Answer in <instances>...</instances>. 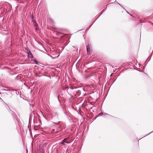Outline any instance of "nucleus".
I'll use <instances>...</instances> for the list:
<instances>
[{
    "mask_svg": "<svg viewBox=\"0 0 153 153\" xmlns=\"http://www.w3.org/2000/svg\"><path fill=\"white\" fill-rule=\"evenodd\" d=\"M27 53L28 54V58H32L33 57V56L30 51H29V52Z\"/></svg>",
    "mask_w": 153,
    "mask_h": 153,
    "instance_id": "1",
    "label": "nucleus"
},
{
    "mask_svg": "<svg viewBox=\"0 0 153 153\" xmlns=\"http://www.w3.org/2000/svg\"><path fill=\"white\" fill-rule=\"evenodd\" d=\"M80 90H79L77 91V92H76L77 93L79 94V95H80L81 93V91H85V90L84 88H80Z\"/></svg>",
    "mask_w": 153,
    "mask_h": 153,
    "instance_id": "2",
    "label": "nucleus"
},
{
    "mask_svg": "<svg viewBox=\"0 0 153 153\" xmlns=\"http://www.w3.org/2000/svg\"><path fill=\"white\" fill-rule=\"evenodd\" d=\"M66 138H65L62 141V142L61 143V144H62L63 145H64V143H66V142H67L66 141Z\"/></svg>",
    "mask_w": 153,
    "mask_h": 153,
    "instance_id": "3",
    "label": "nucleus"
},
{
    "mask_svg": "<svg viewBox=\"0 0 153 153\" xmlns=\"http://www.w3.org/2000/svg\"><path fill=\"white\" fill-rule=\"evenodd\" d=\"M53 116H55L57 117H58V113L56 112L53 115Z\"/></svg>",
    "mask_w": 153,
    "mask_h": 153,
    "instance_id": "4",
    "label": "nucleus"
},
{
    "mask_svg": "<svg viewBox=\"0 0 153 153\" xmlns=\"http://www.w3.org/2000/svg\"><path fill=\"white\" fill-rule=\"evenodd\" d=\"M89 47H90L89 45H88L87 46V51L88 53V49H90Z\"/></svg>",
    "mask_w": 153,
    "mask_h": 153,
    "instance_id": "5",
    "label": "nucleus"
},
{
    "mask_svg": "<svg viewBox=\"0 0 153 153\" xmlns=\"http://www.w3.org/2000/svg\"><path fill=\"white\" fill-rule=\"evenodd\" d=\"M26 50H27V53L29 52V51H30L29 50V48L28 47H27V48H26Z\"/></svg>",
    "mask_w": 153,
    "mask_h": 153,
    "instance_id": "6",
    "label": "nucleus"
},
{
    "mask_svg": "<svg viewBox=\"0 0 153 153\" xmlns=\"http://www.w3.org/2000/svg\"><path fill=\"white\" fill-rule=\"evenodd\" d=\"M30 17H31L32 19H33L34 18V17L33 14L30 15Z\"/></svg>",
    "mask_w": 153,
    "mask_h": 153,
    "instance_id": "7",
    "label": "nucleus"
},
{
    "mask_svg": "<svg viewBox=\"0 0 153 153\" xmlns=\"http://www.w3.org/2000/svg\"><path fill=\"white\" fill-rule=\"evenodd\" d=\"M35 25L36 27H37L38 26V24L36 23H35Z\"/></svg>",
    "mask_w": 153,
    "mask_h": 153,
    "instance_id": "8",
    "label": "nucleus"
},
{
    "mask_svg": "<svg viewBox=\"0 0 153 153\" xmlns=\"http://www.w3.org/2000/svg\"><path fill=\"white\" fill-rule=\"evenodd\" d=\"M32 22L33 23H36V21L35 19L33 20Z\"/></svg>",
    "mask_w": 153,
    "mask_h": 153,
    "instance_id": "9",
    "label": "nucleus"
},
{
    "mask_svg": "<svg viewBox=\"0 0 153 153\" xmlns=\"http://www.w3.org/2000/svg\"><path fill=\"white\" fill-rule=\"evenodd\" d=\"M39 28L37 27H36V30H39Z\"/></svg>",
    "mask_w": 153,
    "mask_h": 153,
    "instance_id": "10",
    "label": "nucleus"
},
{
    "mask_svg": "<svg viewBox=\"0 0 153 153\" xmlns=\"http://www.w3.org/2000/svg\"><path fill=\"white\" fill-rule=\"evenodd\" d=\"M70 143V142L69 141H67V142H66V143L68 144Z\"/></svg>",
    "mask_w": 153,
    "mask_h": 153,
    "instance_id": "11",
    "label": "nucleus"
},
{
    "mask_svg": "<svg viewBox=\"0 0 153 153\" xmlns=\"http://www.w3.org/2000/svg\"><path fill=\"white\" fill-rule=\"evenodd\" d=\"M105 114L108 115H109L108 114Z\"/></svg>",
    "mask_w": 153,
    "mask_h": 153,
    "instance_id": "12",
    "label": "nucleus"
},
{
    "mask_svg": "<svg viewBox=\"0 0 153 153\" xmlns=\"http://www.w3.org/2000/svg\"><path fill=\"white\" fill-rule=\"evenodd\" d=\"M35 62H37V61H36V60H35Z\"/></svg>",
    "mask_w": 153,
    "mask_h": 153,
    "instance_id": "13",
    "label": "nucleus"
},
{
    "mask_svg": "<svg viewBox=\"0 0 153 153\" xmlns=\"http://www.w3.org/2000/svg\"><path fill=\"white\" fill-rule=\"evenodd\" d=\"M4 91H6L7 90H5V89H4Z\"/></svg>",
    "mask_w": 153,
    "mask_h": 153,
    "instance_id": "14",
    "label": "nucleus"
}]
</instances>
